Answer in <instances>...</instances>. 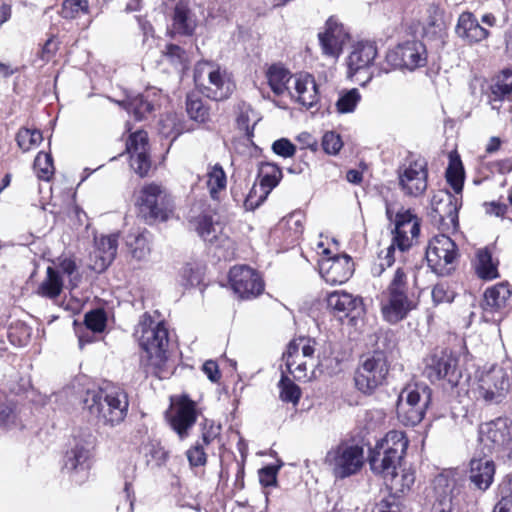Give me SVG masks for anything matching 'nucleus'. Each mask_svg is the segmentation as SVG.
<instances>
[{"label": "nucleus", "mask_w": 512, "mask_h": 512, "mask_svg": "<svg viewBox=\"0 0 512 512\" xmlns=\"http://www.w3.org/2000/svg\"><path fill=\"white\" fill-rule=\"evenodd\" d=\"M497 265L487 248L477 251L474 266L479 278L483 280L496 279L499 276Z\"/></svg>", "instance_id": "nucleus-36"}, {"label": "nucleus", "mask_w": 512, "mask_h": 512, "mask_svg": "<svg viewBox=\"0 0 512 512\" xmlns=\"http://www.w3.org/2000/svg\"><path fill=\"white\" fill-rule=\"evenodd\" d=\"M63 285L59 271L49 266L46 270V277L37 288V294L49 299L57 298L62 292Z\"/></svg>", "instance_id": "nucleus-34"}, {"label": "nucleus", "mask_w": 512, "mask_h": 512, "mask_svg": "<svg viewBox=\"0 0 512 512\" xmlns=\"http://www.w3.org/2000/svg\"><path fill=\"white\" fill-rule=\"evenodd\" d=\"M85 410L104 426L121 424L128 413L127 393L120 387L106 385L87 389L82 397Z\"/></svg>", "instance_id": "nucleus-2"}, {"label": "nucleus", "mask_w": 512, "mask_h": 512, "mask_svg": "<svg viewBox=\"0 0 512 512\" xmlns=\"http://www.w3.org/2000/svg\"><path fill=\"white\" fill-rule=\"evenodd\" d=\"M417 300L409 291L408 276L403 268H397L387 286L381 293L380 309L383 319L397 324L416 309Z\"/></svg>", "instance_id": "nucleus-3"}, {"label": "nucleus", "mask_w": 512, "mask_h": 512, "mask_svg": "<svg viewBox=\"0 0 512 512\" xmlns=\"http://www.w3.org/2000/svg\"><path fill=\"white\" fill-rule=\"evenodd\" d=\"M386 61L394 68L413 71L426 65V48L419 41H408L390 50L386 54Z\"/></svg>", "instance_id": "nucleus-16"}, {"label": "nucleus", "mask_w": 512, "mask_h": 512, "mask_svg": "<svg viewBox=\"0 0 512 512\" xmlns=\"http://www.w3.org/2000/svg\"><path fill=\"white\" fill-rule=\"evenodd\" d=\"M493 512H512V494L502 497L495 505Z\"/></svg>", "instance_id": "nucleus-64"}, {"label": "nucleus", "mask_w": 512, "mask_h": 512, "mask_svg": "<svg viewBox=\"0 0 512 512\" xmlns=\"http://www.w3.org/2000/svg\"><path fill=\"white\" fill-rule=\"evenodd\" d=\"M167 419L179 439H186L197 420L196 403L187 395L178 397L172 403Z\"/></svg>", "instance_id": "nucleus-18"}, {"label": "nucleus", "mask_w": 512, "mask_h": 512, "mask_svg": "<svg viewBox=\"0 0 512 512\" xmlns=\"http://www.w3.org/2000/svg\"><path fill=\"white\" fill-rule=\"evenodd\" d=\"M16 141L23 152H28L40 145L43 136L40 130L22 128L17 133Z\"/></svg>", "instance_id": "nucleus-45"}, {"label": "nucleus", "mask_w": 512, "mask_h": 512, "mask_svg": "<svg viewBox=\"0 0 512 512\" xmlns=\"http://www.w3.org/2000/svg\"><path fill=\"white\" fill-rule=\"evenodd\" d=\"M55 269L59 271L60 275L63 274L68 277L71 288L78 286L80 275L77 272V266L74 260L71 258L59 259Z\"/></svg>", "instance_id": "nucleus-50"}, {"label": "nucleus", "mask_w": 512, "mask_h": 512, "mask_svg": "<svg viewBox=\"0 0 512 512\" xmlns=\"http://www.w3.org/2000/svg\"><path fill=\"white\" fill-rule=\"evenodd\" d=\"M149 455L158 466L163 465L168 459V452L159 443L150 445Z\"/></svg>", "instance_id": "nucleus-60"}, {"label": "nucleus", "mask_w": 512, "mask_h": 512, "mask_svg": "<svg viewBox=\"0 0 512 512\" xmlns=\"http://www.w3.org/2000/svg\"><path fill=\"white\" fill-rule=\"evenodd\" d=\"M88 450L83 446L76 445L65 455L64 459V470L72 474L74 472L82 473L83 476H87V465Z\"/></svg>", "instance_id": "nucleus-37"}, {"label": "nucleus", "mask_w": 512, "mask_h": 512, "mask_svg": "<svg viewBox=\"0 0 512 512\" xmlns=\"http://www.w3.org/2000/svg\"><path fill=\"white\" fill-rule=\"evenodd\" d=\"M449 165L446 170V179L453 188L455 194L461 195L464 184V169L460 157L457 154H450Z\"/></svg>", "instance_id": "nucleus-42"}, {"label": "nucleus", "mask_w": 512, "mask_h": 512, "mask_svg": "<svg viewBox=\"0 0 512 512\" xmlns=\"http://www.w3.org/2000/svg\"><path fill=\"white\" fill-rule=\"evenodd\" d=\"M263 191L264 189H262V186L260 184L254 185L251 188L250 192L248 193L244 201V206L247 210H254L265 201L267 196H262Z\"/></svg>", "instance_id": "nucleus-56"}, {"label": "nucleus", "mask_w": 512, "mask_h": 512, "mask_svg": "<svg viewBox=\"0 0 512 512\" xmlns=\"http://www.w3.org/2000/svg\"><path fill=\"white\" fill-rule=\"evenodd\" d=\"M280 398L284 402H291L294 405L299 402L301 397L300 388L289 379L287 376L282 375L279 381Z\"/></svg>", "instance_id": "nucleus-48"}, {"label": "nucleus", "mask_w": 512, "mask_h": 512, "mask_svg": "<svg viewBox=\"0 0 512 512\" xmlns=\"http://www.w3.org/2000/svg\"><path fill=\"white\" fill-rule=\"evenodd\" d=\"M408 448L404 432L389 431L370 450L368 461L373 473L380 475L387 488L395 496L409 492L415 482V475L409 469H401V461Z\"/></svg>", "instance_id": "nucleus-1"}, {"label": "nucleus", "mask_w": 512, "mask_h": 512, "mask_svg": "<svg viewBox=\"0 0 512 512\" xmlns=\"http://www.w3.org/2000/svg\"><path fill=\"white\" fill-rule=\"evenodd\" d=\"M272 150L275 154L284 158L292 157L296 152L295 145L286 138L276 140L272 144Z\"/></svg>", "instance_id": "nucleus-58"}, {"label": "nucleus", "mask_w": 512, "mask_h": 512, "mask_svg": "<svg viewBox=\"0 0 512 512\" xmlns=\"http://www.w3.org/2000/svg\"><path fill=\"white\" fill-rule=\"evenodd\" d=\"M293 77L286 68L277 64L270 66L266 71L268 85L277 96L289 92L291 86H288V83L293 81Z\"/></svg>", "instance_id": "nucleus-33"}, {"label": "nucleus", "mask_w": 512, "mask_h": 512, "mask_svg": "<svg viewBox=\"0 0 512 512\" xmlns=\"http://www.w3.org/2000/svg\"><path fill=\"white\" fill-rule=\"evenodd\" d=\"M325 463L337 478L356 474L364 464V449L359 444L343 441L326 454Z\"/></svg>", "instance_id": "nucleus-9"}, {"label": "nucleus", "mask_w": 512, "mask_h": 512, "mask_svg": "<svg viewBox=\"0 0 512 512\" xmlns=\"http://www.w3.org/2000/svg\"><path fill=\"white\" fill-rule=\"evenodd\" d=\"M495 464L487 458H474L470 461L469 480L479 490L486 491L492 484Z\"/></svg>", "instance_id": "nucleus-27"}, {"label": "nucleus", "mask_w": 512, "mask_h": 512, "mask_svg": "<svg viewBox=\"0 0 512 512\" xmlns=\"http://www.w3.org/2000/svg\"><path fill=\"white\" fill-rule=\"evenodd\" d=\"M206 185L210 196L218 199L219 194L226 189L227 178L225 171L220 164L210 165L206 173Z\"/></svg>", "instance_id": "nucleus-39"}, {"label": "nucleus", "mask_w": 512, "mask_h": 512, "mask_svg": "<svg viewBox=\"0 0 512 512\" xmlns=\"http://www.w3.org/2000/svg\"><path fill=\"white\" fill-rule=\"evenodd\" d=\"M431 400V389L424 383L408 384L400 393L397 415L405 424L414 426L421 422Z\"/></svg>", "instance_id": "nucleus-7"}, {"label": "nucleus", "mask_w": 512, "mask_h": 512, "mask_svg": "<svg viewBox=\"0 0 512 512\" xmlns=\"http://www.w3.org/2000/svg\"><path fill=\"white\" fill-rule=\"evenodd\" d=\"M427 178V163L422 158L409 161L398 172L400 189L407 196L422 195L427 189Z\"/></svg>", "instance_id": "nucleus-17"}, {"label": "nucleus", "mask_w": 512, "mask_h": 512, "mask_svg": "<svg viewBox=\"0 0 512 512\" xmlns=\"http://www.w3.org/2000/svg\"><path fill=\"white\" fill-rule=\"evenodd\" d=\"M133 108L135 117L140 119L145 113L152 110V106L149 102L144 101L142 98H136L129 104V110Z\"/></svg>", "instance_id": "nucleus-62"}, {"label": "nucleus", "mask_w": 512, "mask_h": 512, "mask_svg": "<svg viewBox=\"0 0 512 512\" xmlns=\"http://www.w3.org/2000/svg\"><path fill=\"white\" fill-rule=\"evenodd\" d=\"M34 170L39 179L49 180L54 173L53 159L51 155L39 152L34 161Z\"/></svg>", "instance_id": "nucleus-49"}, {"label": "nucleus", "mask_w": 512, "mask_h": 512, "mask_svg": "<svg viewBox=\"0 0 512 512\" xmlns=\"http://www.w3.org/2000/svg\"><path fill=\"white\" fill-rule=\"evenodd\" d=\"M428 18L426 20V26L433 28L436 32L441 31L443 28V12L442 10L435 5H432L428 8Z\"/></svg>", "instance_id": "nucleus-59"}, {"label": "nucleus", "mask_w": 512, "mask_h": 512, "mask_svg": "<svg viewBox=\"0 0 512 512\" xmlns=\"http://www.w3.org/2000/svg\"><path fill=\"white\" fill-rule=\"evenodd\" d=\"M419 233L420 219L418 216L411 209L401 208L395 214L392 243L386 249L385 257H380V263L372 268V274L380 276L385 266L390 267L393 264L395 248L401 252L408 250L416 242Z\"/></svg>", "instance_id": "nucleus-5"}, {"label": "nucleus", "mask_w": 512, "mask_h": 512, "mask_svg": "<svg viewBox=\"0 0 512 512\" xmlns=\"http://www.w3.org/2000/svg\"><path fill=\"white\" fill-rule=\"evenodd\" d=\"M187 113L191 119L204 123L209 120V109L201 99L188 98Z\"/></svg>", "instance_id": "nucleus-51"}, {"label": "nucleus", "mask_w": 512, "mask_h": 512, "mask_svg": "<svg viewBox=\"0 0 512 512\" xmlns=\"http://www.w3.org/2000/svg\"><path fill=\"white\" fill-rule=\"evenodd\" d=\"M194 81L204 96L215 101L228 99L235 89V84L227 71L209 61H201L196 64Z\"/></svg>", "instance_id": "nucleus-6"}, {"label": "nucleus", "mask_w": 512, "mask_h": 512, "mask_svg": "<svg viewBox=\"0 0 512 512\" xmlns=\"http://www.w3.org/2000/svg\"><path fill=\"white\" fill-rule=\"evenodd\" d=\"M95 245L94 254L96 260L92 265V269L102 272L112 263L117 254L118 235L111 234L95 238Z\"/></svg>", "instance_id": "nucleus-26"}, {"label": "nucleus", "mask_w": 512, "mask_h": 512, "mask_svg": "<svg viewBox=\"0 0 512 512\" xmlns=\"http://www.w3.org/2000/svg\"><path fill=\"white\" fill-rule=\"evenodd\" d=\"M435 304L450 303L454 299V292L444 283L436 284L431 292Z\"/></svg>", "instance_id": "nucleus-55"}, {"label": "nucleus", "mask_w": 512, "mask_h": 512, "mask_svg": "<svg viewBox=\"0 0 512 512\" xmlns=\"http://www.w3.org/2000/svg\"><path fill=\"white\" fill-rule=\"evenodd\" d=\"M511 296V291L506 284H498L488 288L484 294L486 308L498 310L503 308Z\"/></svg>", "instance_id": "nucleus-40"}, {"label": "nucleus", "mask_w": 512, "mask_h": 512, "mask_svg": "<svg viewBox=\"0 0 512 512\" xmlns=\"http://www.w3.org/2000/svg\"><path fill=\"white\" fill-rule=\"evenodd\" d=\"M377 55L376 46L370 42H359L354 45L348 56V67L350 71L357 72L369 67Z\"/></svg>", "instance_id": "nucleus-30"}, {"label": "nucleus", "mask_w": 512, "mask_h": 512, "mask_svg": "<svg viewBox=\"0 0 512 512\" xmlns=\"http://www.w3.org/2000/svg\"><path fill=\"white\" fill-rule=\"evenodd\" d=\"M305 216L300 211H295L280 221L281 228L286 229L295 238L299 237L304 230Z\"/></svg>", "instance_id": "nucleus-47"}, {"label": "nucleus", "mask_w": 512, "mask_h": 512, "mask_svg": "<svg viewBox=\"0 0 512 512\" xmlns=\"http://www.w3.org/2000/svg\"><path fill=\"white\" fill-rule=\"evenodd\" d=\"M425 373L431 381L444 380L451 387H455L462 377L457 359L446 351L428 358Z\"/></svg>", "instance_id": "nucleus-19"}, {"label": "nucleus", "mask_w": 512, "mask_h": 512, "mask_svg": "<svg viewBox=\"0 0 512 512\" xmlns=\"http://www.w3.org/2000/svg\"><path fill=\"white\" fill-rule=\"evenodd\" d=\"M360 100L361 94L358 89L353 88L340 94L336 102V109L341 114L352 113L355 111Z\"/></svg>", "instance_id": "nucleus-46"}, {"label": "nucleus", "mask_w": 512, "mask_h": 512, "mask_svg": "<svg viewBox=\"0 0 512 512\" xmlns=\"http://www.w3.org/2000/svg\"><path fill=\"white\" fill-rule=\"evenodd\" d=\"M85 325L93 332H102L106 326V315L103 310L97 309L85 315Z\"/></svg>", "instance_id": "nucleus-52"}, {"label": "nucleus", "mask_w": 512, "mask_h": 512, "mask_svg": "<svg viewBox=\"0 0 512 512\" xmlns=\"http://www.w3.org/2000/svg\"><path fill=\"white\" fill-rule=\"evenodd\" d=\"M509 387L506 370L500 366H492L481 373L475 393L486 403H499L505 398Z\"/></svg>", "instance_id": "nucleus-14"}, {"label": "nucleus", "mask_w": 512, "mask_h": 512, "mask_svg": "<svg viewBox=\"0 0 512 512\" xmlns=\"http://www.w3.org/2000/svg\"><path fill=\"white\" fill-rule=\"evenodd\" d=\"M458 256L457 246L445 234L434 236L428 243L426 259L432 271L438 275H447L453 269Z\"/></svg>", "instance_id": "nucleus-11"}, {"label": "nucleus", "mask_w": 512, "mask_h": 512, "mask_svg": "<svg viewBox=\"0 0 512 512\" xmlns=\"http://www.w3.org/2000/svg\"><path fill=\"white\" fill-rule=\"evenodd\" d=\"M343 146V142L338 134L335 132H327L322 139V147L328 154H337Z\"/></svg>", "instance_id": "nucleus-54"}, {"label": "nucleus", "mask_w": 512, "mask_h": 512, "mask_svg": "<svg viewBox=\"0 0 512 512\" xmlns=\"http://www.w3.org/2000/svg\"><path fill=\"white\" fill-rule=\"evenodd\" d=\"M127 244L132 257L139 261L146 259L150 254L149 239L146 233L129 236Z\"/></svg>", "instance_id": "nucleus-44"}, {"label": "nucleus", "mask_w": 512, "mask_h": 512, "mask_svg": "<svg viewBox=\"0 0 512 512\" xmlns=\"http://www.w3.org/2000/svg\"><path fill=\"white\" fill-rule=\"evenodd\" d=\"M512 92V68L502 70L493 80L491 85L490 103L492 109L499 110L497 105Z\"/></svg>", "instance_id": "nucleus-32"}, {"label": "nucleus", "mask_w": 512, "mask_h": 512, "mask_svg": "<svg viewBox=\"0 0 512 512\" xmlns=\"http://www.w3.org/2000/svg\"><path fill=\"white\" fill-rule=\"evenodd\" d=\"M202 370L212 382H217L221 377L218 365L215 361H206L203 364Z\"/></svg>", "instance_id": "nucleus-63"}, {"label": "nucleus", "mask_w": 512, "mask_h": 512, "mask_svg": "<svg viewBox=\"0 0 512 512\" xmlns=\"http://www.w3.org/2000/svg\"><path fill=\"white\" fill-rule=\"evenodd\" d=\"M188 461L191 466H203L206 464L207 456L204 451V446L200 443H196L186 452Z\"/></svg>", "instance_id": "nucleus-57"}, {"label": "nucleus", "mask_w": 512, "mask_h": 512, "mask_svg": "<svg viewBox=\"0 0 512 512\" xmlns=\"http://www.w3.org/2000/svg\"><path fill=\"white\" fill-rule=\"evenodd\" d=\"M284 357L286 359L287 371L295 380L306 382L315 378V370L314 367H310L309 360L300 356L289 357L288 352L284 354Z\"/></svg>", "instance_id": "nucleus-35"}, {"label": "nucleus", "mask_w": 512, "mask_h": 512, "mask_svg": "<svg viewBox=\"0 0 512 512\" xmlns=\"http://www.w3.org/2000/svg\"><path fill=\"white\" fill-rule=\"evenodd\" d=\"M137 333L139 345L147 354V366L152 373L163 377L168 360V330L162 322H154L150 316H144Z\"/></svg>", "instance_id": "nucleus-4"}, {"label": "nucleus", "mask_w": 512, "mask_h": 512, "mask_svg": "<svg viewBox=\"0 0 512 512\" xmlns=\"http://www.w3.org/2000/svg\"><path fill=\"white\" fill-rule=\"evenodd\" d=\"M462 201L460 195H453L446 190L435 193L431 200L432 218L439 229L445 232L456 231L459 225L458 210Z\"/></svg>", "instance_id": "nucleus-13"}, {"label": "nucleus", "mask_w": 512, "mask_h": 512, "mask_svg": "<svg viewBox=\"0 0 512 512\" xmlns=\"http://www.w3.org/2000/svg\"><path fill=\"white\" fill-rule=\"evenodd\" d=\"M229 281L234 292L243 299L257 297L264 290V283L260 275L245 265L231 268Z\"/></svg>", "instance_id": "nucleus-20"}, {"label": "nucleus", "mask_w": 512, "mask_h": 512, "mask_svg": "<svg viewBox=\"0 0 512 512\" xmlns=\"http://www.w3.org/2000/svg\"><path fill=\"white\" fill-rule=\"evenodd\" d=\"M318 265L322 278L331 285L343 284L353 274V262L348 255L322 257Z\"/></svg>", "instance_id": "nucleus-22"}, {"label": "nucleus", "mask_w": 512, "mask_h": 512, "mask_svg": "<svg viewBox=\"0 0 512 512\" xmlns=\"http://www.w3.org/2000/svg\"><path fill=\"white\" fill-rule=\"evenodd\" d=\"M327 307L340 319L362 309V300L346 292L335 291L327 297Z\"/></svg>", "instance_id": "nucleus-29"}, {"label": "nucleus", "mask_w": 512, "mask_h": 512, "mask_svg": "<svg viewBox=\"0 0 512 512\" xmlns=\"http://www.w3.org/2000/svg\"><path fill=\"white\" fill-rule=\"evenodd\" d=\"M293 86L290 87L289 95L296 102L310 108L314 106L318 100V89L314 77L308 73H299L293 77Z\"/></svg>", "instance_id": "nucleus-24"}, {"label": "nucleus", "mask_w": 512, "mask_h": 512, "mask_svg": "<svg viewBox=\"0 0 512 512\" xmlns=\"http://www.w3.org/2000/svg\"><path fill=\"white\" fill-rule=\"evenodd\" d=\"M172 25L173 29L179 34L191 35L194 32L197 23L186 0H180L176 4Z\"/></svg>", "instance_id": "nucleus-31"}, {"label": "nucleus", "mask_w": 512, "mask_h": 512, "mask_svg": "<svg viewBox=\"0 0 512 512\" xmlns=\"http://www.w3.org/2000/svg\"><path fill=\"white\" fill-rule=\"evenodd\" d=\"M259 184L264 191L262 196H268L270 192L278 185L282 178L280 168L272 163H261L258 171Z\"/></svg>", "instance_id": "nucleus-38"}, {"label": "nucleus", "mask_w": 512, "mask_h": 512, "mask_svg": "<svg viewBox=\"0 0 512 512\" xmlns=\"http://www.w3.org/2000/svg\"><path fill=\"white\" fill-rule=\"evenodd\" d=\"M322 53L326 56L338 58L344 45L349 40V34L344 26L334 17H330L325 24L323 32L318 34Z\"/></svg>", "instance_id": "nucleus-21"}, {"label": "nucleus", "mask_w": 512, "mask_h": 512, "mask_svg": "<svg viewBox=\"0 0 512 512\" xmlns=\"http://www.w3.org/2000/svg\"><path fill=\"white\" fill-rule=\"evenodd\" d=\"M479 440L491 452H502L512 445V421L499 417L479 427Z\"/></svg>", "instance_id": "nucleus-15"}, {"label": "nucleus", "mask_w": 512, "mask_h": 512, "mask_svg": "<svg viewBox=\"0 0 512 512\" xmlns=\"http://www.w3.org/2000/svg\"><path fill=\"white\" fill-rule=\"evenodd\" d=\"M194 226L199 236L208 243L223 245L225 242H230L223 233L222 224L214 220L211 215L199 216L194 220Z\"/></svg>", "instance_id": "nucleus-28"}, {"label": "nucleus", "mask_w": 512, "mask_h": 512, "mask_svg": "<svg viewBox=\"0 0 512 512\" xmlns=\"http://www.w3.org/2000/svg\"><path fill=\"white\" fill-rule=\"evenodd\" d=\"M460 486L457 473L446 470L432 481L427 494L431 512H454L458 504Z\"/></svg>", "instance_id": "nucleus-8"}, {"label": "nucleus", "mask_w": 512, "mask_h": 512, "mask_svg": "<svg viewBox=\"0 0 512 512\" xmlns=\"http://www.w3.org/2000/svg\"><path fill=\"white\" fill-rule=\"evenodd\" d=\"M130 155V166L140 177L148 174L151 161L148 154V135L144 131H137L130 135L126 144Z\"/></svg>", "instance_id": "nucleus-23"}, {"label": "nucleus", "mask_w": 512, "mask_h": 512, "mask_svg": "<svg viewBox=\"0 0 512 512\" xmlns=\"http://www.w3.org/2000/svg\"><path fill=\"white\" fill-rule=\"evenodd\" d=\"M315 340L310 338H298L291 341L288 345L287 352L290 356H300L301 358H306L310 362V367L316 366V361L314 359L315 353Z\"/></svg>", "instance_id": "nucleus-41"}, {"label": "nucleus", "mask_w": 512, "mask_h": 512, "mask_svg": "<svg viewBox=\"0 0 512 512\" xmlns=\"http://www.w3.org/2000/svg\"><path fill=\"white\" fill-rule=\"evenodd\" d=\"M388 373L386 357L382 352L367 356L357 368L354 376L356 388L364 394H371L380 386Z\"/></svg>", "instance_id": "nucleus-10"}, {"label": "nucleus", "mask_w": 512, "mask_h": 512, "mask_svg": "<svg viewBox=\"0 0 512 512\" xmlns=\"http://www.w3.org/2000/svg\"><path fill=\"white\" fill-rule=\"evenodd\" d=\"M455 32L458 37L470 44L478 43L489 36V31L479 24L477 18L471 12L460 14Z\"/></svg>", "instance_id": "nucleus-25"}, {"label": "nucleus", "mask_w": 512, "mask_h": 512, "mask_svg": "<svg viewBox=\"0 0 512 512\" xmlns=\"http://www.w3.org/2000/svg\"><path fill=\"white\" fill-rule=\"evenodd\" d=\"M259 120L260 118L250 105L245 103L239 104L236 123L238 128L243 131L248 138L253 136L254 127Z\"/></svg>", "instance_id": "nucleus-43"}, {"label": "nucleus", "mask_w": 512, "mask_h": 512, "mask_svg": "<svg viewBox=\"0 0 512 512\" xmlns=\"http://www.w3.org/2000/svg\"><path fill=\"white\" fill-rule=\"evenodd\" d=\"M88 8L86 0H64L62 4V15L64 18H75L80 12Z\"/></svg>", "instance_id": "nucleus-53"}, {"label": "nucleus", "mask_w": 512, "mask_h": 512, "mask_svg": "<svg viewBox=\"0 0 512 512\" xmlns=\"http://www.w3.org/2000/svg\"><path fill=\"white\" fill-rule=\"evenodd\" d=\"M277 468L267 466L259 471L260 482L264 486H273L276 483Z\"/></svg>", "instance_id": "nucleus-61"}, {"label": "nucleus", "mask_w": 512, "mask_h": 512, "mask_svg": "<svg viewBox=\"0 0 512 512\" xmlns=\"http://www.w3.org/2000/svg\"><path fill=\"white\" fill-rule=\"evenodd\" d=\"M137 202L140 211L154 220L165 221L172 212L171 196L155 183L142 187Z\"/></svg>", "instance_id": "nucleus-12"}]
</instances>
